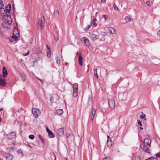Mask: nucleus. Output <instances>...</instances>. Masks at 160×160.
<instances>
[{
    "label": "nucleus",
    "mask_w": 160,
    "mask_h": 160,
    "mask_svg": "<svg viewBox=\"0 0 160 160\" xmlns=\"http://www.w3.org/2000/svg\"><path fill=\"white\" fill-rule=\"evenodd\" d=\"M102 33H103V34H104V35H107V34H106V32H102Z\"/></svg>",
    "instance_id": "51"
},
{
    "label": "nucleus",
    "mask_w": 160,
    "mask_h": 160,
    "mask_svg": "<svg viewBox=\"0 0 160 160\" xmlns=\"http://www.w3.org/2000/svg\"><path fill=\"white\" fill-rule=\"evenodd\" d=\"M1 121V118H0V122Z\"/></svg>",
    "instance_id": "58"
},
{
    "label": "nucleus",
    "mask_w": 160,
    "mask_h": 160,
    "mask_svg": "<svg viewBox=\"0 0 160 160\" xmlns=\"http://www.w3.org/2000/svg\"><path fill=\"white\" fill-rule=\"evenodd\" d=\"M93 19L92 21V22H95L97 21V19L95 18L94 17H93Z\"/></svg>",
    "instance_id": "45"
},
{
    "label": "nucleus",
    "mask_w": 160,
    "mask_h": 160,
    "mask_svg": "<svg viewBox=\"0 0 160 160\" xmlns=\"http://www.w3.org/2000/svg\"><path fill=\"white\" fill-rule=\"evenodd\" d=\"M65 160H67V158H65Z\"/></svg>",
    "instance_id": "56"
},
{
    "label": "nucleus",
    "mask_w": 160,
    "mask_h": 160,
    "mask_svg": "<svg viewBox=\"0 0 160 160\" xmlns=\"http://www.w3.org/2000/svg\"><path fill=\"white\" fill-rule=\"evenodd\" d=\"M37 54L39 58H40L42 57V53L39 48L37 49Z\"/></svg>",
    "instance_id": "21"
},
{
    "label": "nucleus",
    "mask_w": 160,
    "mask_h": 160,
    "mask_svg": "<svg viewBox=\"0 0 160 160\" xmlns=\"http://www.w3.org/2000/svg\"><path fill=\"white\" fill-rule=\"evenodd\" d=\"M3 76L4 78H5L7 75V72L6 69L4 67H3L2 68Z\"/></svg>",
    "instance_id": "19"
},
{
    "label": "nucleus",
    "mask_w": 160,
    "mask_h": 160,
    "mask_svg": "<svg viewBox=\"0 0 160 160\" xmlns=\"http://www.w3.org/2000/svg\"><path fill=\"white\" fill-rule=\"evenodd\" d=\"M158 34L159 35V36H160V30H159L158 32Z\"/></svg>",
    "instance_id": "48"
},
{
    "label": "nucleus",
    "mask_w": 160,
    "mask_h": 160,
    "mask_svg": "<svg viewBox=\"0 0 160 160\" xmlns=\"http://www.w3.org/2000/svg\"><path fill=\"white\" fill-rule=\"evenodd\" d=\"M146 4L148 5L149 6H150V2L149 1H147L146 2Z\"/></svg>",
    "instance_id": "46"
},
{
    "label": "nucleus",
    "mask_w": 160,
    "mask_h": 160,
    "mask_svg": "<svg viewBox=\"0 0 160 160\" xmlns=\"http://www.w3.org/2000/svg\"><path fill=\"white\" fill-rule=\"evenodd\" d=\"M18 37L13 35L9 38V41L11 42H13L16 41Z\"/></svg>",
    "instance_id": "13"
},
{
    "label": "nucleus",
    "mask_w": 160,
    "mask_h": 160,
    "mask_svg": "<svg viewBox=\"0 0 160 160\" xmlns=\"http://www.w3.org/2000/svg\"><path fill=\"white\" fill-rule=\"evenodd\" d=\"M78 84L77 83H74L72 85L73 94L74 97H76L78 95Z\"/></svg>",
    "instance_id": "2"
},
{
    "label": "nucleus",
    "mask_w": 160,
    "mask_h": 160,
    "mask_svg": "<svg viewBox=\"0 0 160 160\" xmlns=\"http://www.w3.org/2000/svg\"><path fill=\"white\" fill-rule=\"evenodd\" d=\"M78 61H79V63L80 65L82 66V64H83V63H82L83 58L82 57L81 53H80L79 54Z\"/></svg>",
    "instance_id": "15"
},
{
    "label": "nucleus",
    "mask_w": 160,
    "mask_h": 160,
    "mask_svg": "<svg viewBox=\"0 0 160 160\" xmlns=\"http://www.w3.org/2000/svg\"><path fill=\"white\" fill-rule=\"evenodd\" d=\"M155 155L156 156V158H160V152H158V153H156L155 154Z\"/></svg>",
    "instance_id": "32"
},
{
    "label": "nucleus",
    "mask_w": 160,
    "mask_h": 160,
    "mask_svg": "<svg viewBox=\"0 0 160 160\" xmlns=\"http://www.w3.org/2000/svg\"><path fill=\"white\" fill-rule=\"evenodd\" d=\"M109 105L112 109H113L115 106V103L114 100L113 99H110L108 101Z\"/></svg>",
    "instance_id": "7"
},
{
    "label": "nucleus",
    "mask_w": 160,
    "mask_h": 160,
    "mask_svg": "<svg viewBox=\"0 0 160 160\" xmlns=\"http://www.w3.org/2000/svg\"><path fill=\"white\" fill-rule=\"evenodd\" d=\"M142 150L146 152L150 153V150L149 148H148L145 145H144L142 147Z\"/></svg>",
    "instance_id": "12"
},
{
    "label": "nucleus",
    "mask_w": 160,
    "mask_h": 160,
    "mask_svg": "<svg viewBox=\"0 0 160 160\" xmlns=\"http://www.w3.org/2000/svg\"><path fill=\"white\" fill-rule=\"evenodd\" d=\"M98 14V12H97L96 13H95V17H97V16Z\"/></svg>",
    "instance_id": "49"
},
{
    "label": "nucleus",
    "mask_w": 160,
    "mask_h": 160,
    "mask_svg": "<svg viewBox=\"0 0 160 160\" xmlns=\"http://www.w3.org/2000/svg\"><path fill=\"white\" fill-rule=\"evenodd\" d=\"M54 14L57 15L58 14V10H56L54 12Z\"/></svg>",
    "instance_id": "39"
},
{
    "label": "nucleus",
    "mask_w": 160,
    "mask_h": 160,
    "mask_svg": "<svg viewBox=\"0 0 160 160\" xmlns=\"http://www.w3.org/2000/svg\"><path fill=\"white\" fill-rule=\"evenodd\" d=\"M107 137L108 138V140L107 141V144H108V146H110L111 145V142H109V141H108V139H109V136H107Z\"/></svg>",
    "instance_id": "34"
},
{
    "label": "nucleus",
    "mask_w": 160,
    "mask_h": 160,
    "mask_svg": "<svg viewBox=\"0 0 160 160\" xmlns=\"http://www.w3.org/2000/svg\"><path fill=\"white\" fill-rule=\"evenodd\" d=\"M125 20L127 22H129L131 21V18L129 16H126L125 18Z\"/></svg>",
    "instance_id": "26"
},
{
    "label": "nucleus",
    "mask_w": 160,
    "mask_h": 160,
    "mask_svg": "<svg viewBox=\"0 0 160 160\" xmlns=\"http://www.w3.org/2000/svg\"><path fill=\"white\" fill-rule=\"evenodd\" d=\"M145 160H158V159L157 158L152 157Z\"/></svg>",
    "instance_id": "29"
},
{
    "label": "nucleus",
    "mask_w": 160,
    "mask_h": 160,
    "mask_svg": "<svg viewBox=\"0 0 160 160\" xmlns=\"http://www.w3.org/2000/svg\"><path fill=\"white\" fill-rule=\"evenodd\" d=\"M13 35L18 37L19 36V33L18 31V29L16 28H14L13 29Z\"/></svg>",
    "instance_id": "16"
},
{
    "label": "nucleus",
    "mask_w": 160,
    "mask_h": 160,
    "mask_svg": "<svg viewBox=\"0 0 160 160\" xmlns=\"http://www.w3.org/2000/svg\"><path fill=\"white\" fill-rule=\"evenodd\" d=\"M65 129L64 128H62L58 129L56 132L57 135L59 137L62 136L64 132Z\"/></svg>",
    "instance_id": "6"
},
{
    "label": "nucleus",
    "mask_w": 160,
    "mask_h": 160,
    "mask_svg": "<svg viewBox=\"0 0 160 160\" xmlns=\"http://www.w3.org/2000/svg\"><path fill=\"white\" fill-rule=\"evenodd\" d=\"M9 150L10 152H13L14 150V148L13 147H12L10 148Z\"/></svg>",
    "instance_id": "38"
},
{
    "label": "nucleus",
    "mask_w": 160,
    "mask_h": 160,
    "mask_svg": "<svg viewBox=\"0 0 160 160\" xmlns=\"http://www.w3.org/2000/svg\"><path fill=\"white\" fill-rule=\"evenodd\" d=\"M142 115H141V118L144 119V120L146 121V119L145 118L146 115L144 114L142 112H141Z\"/></svg>",
    "instance_id": "28"
},
{
    "label": "nucleus",
    "mask_w": 160,
    "mask_h": 160,
    "mask_svg": "<svg viewBox=\"0 0 160 160\" xmlns=\"http://www.w3.org/2000/svg\"><path fill=\"white\" fill-rule=\"evenodd\" d=\"M6 83L3 80L0 79V85L2 86H6Z\"/></svg>",
    "instance_id": "23"
},
{
    "label": "nucleus",
    "mask_w": 160,
    "mask_h": 160,
    "mask_svg": "<svg viewBox=\"0 0 160 160\" xmlns=\"http://www.w3.org/2000/svg\"><path fill=\"white\" fill-rule=\"evenodd\" d=\"M0 160H2L1 159H0Z\"/></svg>",
    "instance_id": "61"
},
{
    "label": "nucleus",
    "mask_w": 160,
    "mask_h": 160,
    "mask_svg": "<svg viewBox=\"0 0 160 160\" xmlns=\"http://www.w3.org/2000/svg\"><path fill=\"white\" fill-rule=\"evenodd\" d=\"M81 41L82 42L86 44V45L89 46L90 42L89 40L86 37H83L81 38Z\"/></svg>",
    "instance_id": "8"
},
{
    "label": "nucleus",
    "mask_w": 160,
    "mask_h": 160,
    "mask_svg": "<svg viewBox=\"0 0 160 160\" xmlns=\"http://www.w3.org/2000/svg\"><path fill=\"white\" fill-rule=\"evenodd\" d=\"M11 5L10 4H8L5 8L6 10L8 12H10V11L11 10Z\"/></svg>",
    "instance_id": "20"
},
{
    "label": "nucleus",
    "mask_w": 160,
    "mask_h": 160,
    "mask_svg": "<svg viewBox=\"0 0 160 160\" xmlns=\"http://www.w3.org/2000/svg\"><path fill=\"white\" fill-rule=\"evenodd\" d=\"M101 2L103 3H105L106 2V0H101Z\"/></svg>",
    "instance_id": "47"
},
{
    "label": "nucleus",
    "mask_w": 160,
    "mask_h": 160,
    "mask_svg": "<svg viewBox=\"0 0 160 160\" xmlns=\"http://www.w3.org/2000/svg\"><path fill=\"white\" fill-rule=\"evenodd\" d=\"M91 26H92V24H90L88 25L87 27L85 28V30H88L90 28V27H91Z\"/></svg>",
    "instance_id": "36"
},
{
    "label": "nucleus",
    "mask_w": 160,
    "mask_h": 160,
    "mask_svg": "<svg viewBox=\"0 0 160 160\" xmlns=\"http://www.w3.org/2000/svg\"><path fill=\"white\" fill-rule=\"evenodd\" d=\"M2 20L3 22L8 25L11 23L12 20L11 17L9 16H5L3 17Z\"/></svg>",
    "instance_id": "1"
},
{
    "label": "nucleus",
    "mask_w": 160,
    "mask_h": 160,
    "mask_svg": "<svg viewBox=\"0 0 160 160\" xmlns=\"http://www.w3.org/2000/svg\"><path fill=\"white\" fill-rule=\"evenodd\" d=\"M94 73V75H95V77L96 78H98V74L97 69H96L95 70Z\"/></svg>",
    "instance_id": "30"
},
{
    "label": "nucleus",
    "mask_w": 160,
    "mask_h": 160,
    "mask_svg": "<svg viewBox=\"0 0 160 160\" xmlns=\"http://www.w3.org/2000/svg\"><path fill=\"white\" fill-rule=\"evenodd\" d=\"M78 54V52H77V54Z\"/></svg>",
    "instance_id": "60"
},
{
    "label": "nucleus",
    "mask_w": 160,
    "mask_h": 160,
    "mask_svg": "<svg viewBox=\"0 0 160 160\" xmlns=\"http://www.w3.org/2000/svg\"><path fill=\"white\" fill-rule=\"evenodd\" d=\"M138 124L140 125V121L139 120H138Z\"/></svg>",
    "instance_id": "50"
},
{
    "label": "nucleus",
    "mask_w": 160,
    "mask_h": 160,
    "mask_svg": "<svg viewBox=\"0 0 160 160\" xmlns=\"http://www.w3.org/2000/svg\"><path fill=\"white\" fill-rule=\"evenodd\" d=\"M54 155L55 156V160H56V156H55V154H54Z\"/></svg>",
    "instance_id": "52"
},
{
    "label": "nucleus",
    "mask_w": 160,
    "mask_h": 160,
    "mask_svg": "<svg viewBox=\"0 0 160 160\" xmlns=\"http://www.w3.org/2000/svg\"><path fill=\"white\" fill-rule=\"evenodd\" d=\"M46 130L50 138H54L55 137L53 133L50 130H49L48 127L46 128Z\"/></svg>",
    "instance_id": "11"
},
{
    "label": "nucleus",
    "mask_w": 160,
    "mask_h": 160,
    "mask_svg": "<svg viewBox=\"0 0 160 160\" xmlns=\"http://www.w3.org/2000/svg\"><path fill=\"white\" fill-rule=\"evenodd\" d=\"M92 39L93 40H95L98 38V36L94 34H92Z\"/></svg>",
    "instance_id": "25"
},
{
    "label": "nucleus",
    "mask_w": 160,
    "mask_h": 160,
    "mask_svg": "<svg viewBox=\"0 0 160 160\" xmlns=\"http://www.w3.org/2000/svg\"><path fill=\"white\" fill-rule=\"evenodd\" d=\"M3 158L6 160H12L13 158V156L9 153H5L2 155Z\"/></svg>",
    "instance_id": "5"
},
{
    "label": "nucleus",
    "mask_w": 160,
    "mask_h": 160,
    "mask_svg": "<svg viewBox=\"0 0 160 160\" xmlns=\"http://www.w3.org/2000/svg\"><path fill=\"white\" fill-rule=\"evenodd\" d=\"M151 141L148 138H146L144 139V145H147L149 147H150L151 143Z\"/></svg>",
    "instance_id": "10"
},
{
    "label": "nucleus",
    "mask_w": 160,
    "mask_h": 160,
    "mask_svg": "<svg viewBox=\"0 0 160 160\" xmlns=\"http://www.w3.org/2000/svg\"><path fill=\"white\" fill-rule=\"evenodd\" d=\"M96 112V109L95 108H93L92 112V116L91 117V120L92 121L95 115Z\"/></svg>",
    "instance_id": "17"
},
{
    "label": "nucleus",
    "mask_w": 160,
    "mask_h": 160,
    "mask_svg": "<svg viewBox=\"0 0 160 160\" xmlns=\"http://www.w3.org/2000/svg\"><path fill=\"white\" fill-rule=\"evenodd\" d=\"M38 80H41L40 79H39V78H38Z\"/></svg>",
    "instance_id": "59"
},
{
    "label": "nucleus",
    "mask_w": 160,
    "mask_h": 160,
    "mask_svg": "<svg viewBox=\"0 0 160 160\" xmlns=\"http://www.w3.org/2000/svg\"><path fill=\"white\" fill-rule=\"evenodd\" d=\"M38 137H39V138H40V139L41 140V141L43 143H44V140H43V139L42 138L41 136L40 135H39L38 136Z\"/></svg>",
    "instance_id": "37"
},
{
    "label": "nucleus",
    "mask_w": 160,
    "mask_h": 160,
    "mask_svg": "<svg viewBox=\"0 0 160 160\" xmlns=\"http://www.w3.org/2000/svg\"><path fill=\"white\" fill-rule=\"evenodd\" d=\"M108 30L109 32L112 34H114L116 32L115 30L112 27H108Z\"/></svg>",
    "instance_id": "18"
},
{
    "label": "nucleus",
    "mask_w": 160,
    "mask_h": 160,
    "mask_svg": "<svg viewBox=\"0 0 160 160\" xmlns=\"http://www.w3.org/2000/svg\"><path fill=\"white\" fill-rule=\"evenodd\" d=\"M45 20L43 17L39 19L38 21V28L39 29H41L44 26Z\"/></svg>",
    "instance_id": "4"
},
{
    "label": "nucleus",
    "mask_w": 160,
    "mask_h": 160,
    "mask_svg": "<svg viewBox=\"0 0 160 160\" xmlns=\"http://www.w3.org/2000/svg\"><path fill=\"white\" fill-rule=\"evenodd\" d=\"M92 24L95 27H96L97 26V24L95 22L92 21Z\"/></svg>",
    "instance_id": "42"
},
{
    "label": "nucleus",
    "mask_w": 160,
    "mask_h": 160,
    "mask_svg": "<svg viewBox=\"0 0 160 160\" xmlns=\"http://www.w3.org/2000/svg\"><path fill=\"white\" fill-rule=\"evenodd\" d=\"M143 129V128L141 127V130H142Z\"/></svg>",
    "instance_id": "54"
},
{
    "label": "nucleus",
    "mask_w": 160,
    "mask_h": 160,
    "mask_svg": "<svg viewBox=\"0 0 160 160\" xmlns=\"http://www.w3.org/2000/svg\"><path fill=\"white\" fill-rule=\"evenodd\" d=\"M141 124H140V125H141V126H142V124L141 123Z\"/></svg>",
    "instance_id": "55"
},
{
    "label": "nucleus",
    "mask_w": 160,
    "mask_h": 160,
    "mask_svg": "<svg viewBox=\"0 0 160 160\" xmlns=\"http://www.w3.org/2000/svg\"><path fill=\"white\" fill-rule=\"evenodd\" d=\"M110 158L109 157H106L103 159V160H110Z\"/></svg>",
    "instance_id": "43"
},
{
    "label": "nucleus",
    "mask_w": 160,
    "mask_h": 160,
    "mask_svg": "<svg viewBox=\"0 0 160 160\" xmlns=\"http://www.w3.org/2000/svg\"><path fill=\"white\" fill-rule=\"evenodd\" d=\"M29 138L32 140L34 138V136L33 135H30L29 136Z\"/></svg>",
    "instance_id": "33"
},
{
    "label": "nucleus",
    "mask_w": 160,
    "mask_h": 160,
    "mask_svg": "<svg viewBox=\"0 0 160 160\" xmlns=\"http://www.w3.org/2000/svg\"><path fill=\"white\" fill-rule=\"evenodd\" d=\"M16 135V134L15 132H12L10 133L7 135L8 138L10 139H12L14 138Z\"/></svg>",
    "instance_id": "9"
},
{
    "label": "nucleus",
    "mask_w": 160,
    "mask_h": 160,
    "mask_svg": "<svg viewBox=\"0 0 160 160\" xmlns=\"http://www.w3.org/2000/svg\"><path fill=\"white\" fill-rule=\"evenodd\" d=\"M19 75L20 76V77L22 78V80L23 81H24L25 80V78L24 76V75L23 74H22L21 73H19Z\"/></svg>",
    "instance_id": "27"
},
{
    "label": "nucleus",
    "mask_w": 160,
    "mask_h": 160,
    "mask_svg": "<svg viewBox=\"0 0 160 160\" xmlns=\"http://www.w3.org/2000/svg\"><path fill=\"white\" fill-rule=\"evenodd\" d=\"M3 110L2 108L0 109V112Z\"/></svg>",
    "instance_id": "53"
},
{
    "label": "nucleus",
    "mask_w": 160,
    "mask_h": 160,
    "mask_svg": "<svg viewBox=\"0 0 160 160\" xmlns=\"http://www.w3.org/2000/svg\"><path fill=\"white\" fill-rule=\"evenodd\" d=\"M47 56L48 58H50L51 57L50 48L49 47L48 45L47 46Z\"/></svg>",
    "instance_id": "14"
},
{
    "label": "nucleus",
    "mask_w": 160,
    "mask_h": 160,
    "mask_svg": "<svg viewBox=\"0 0 160 160\" xmlns=\"http://www.w3.org/2000/svg\"><path fill=\"white\" fill-rule=\"evenodd\" d=\"M56 60L57 63L58 64H60V58L59 57H57L56 58Z\"/></svg>",
    "instance_id": "31"
},
{
    "label": "nucleus",
    "mask_w": 160,
    "mask_h": 160,
    "mask_svg": "<svg viewBox=\"0 0 160 160\" xmlns=\"http://www.w3.org/2000/svg\"><path fill=\"white\" fill-rule=\"evenodd\" d=\"M29 54V51L28 50L27 52L26 53H24L23 54V55L24 56H26L27 55H28Z\"/></svg>",
    "instance_id": "41"
},
{
    "label": "nucleus",
    "mask_w": 160,
    "mask_h": 160,
    "mask_svg": "<svg viewBox=\"0 0 160 160\" xmlns=\"http://www.w3.org/2000/svg\"><path fill=\"white\" fill-rule=\"evenodd\" d=\"M54 39L55 41H57L59 39V38L58 37H56L55 36H54Z\"/></svg>",
    "instance_id": "44"
},
{
    "label": "nucleus",
    "mask_w": 160,
    "mask_h": 160,
    "mask_svg": "<svg viewBox=\"0 0 160 160\" xmlns=\"http://www.w3.org/2000/svg\"><path fill=\"white\" fill-rule=\"evenodd\" d=\"M32 113L36 118H37L40 114L41 112L39 109L33 108L32 109Z\"/></svg>",
    "instance_id": "3"
},
{
    "label": "nucleus",
    "mask_w": 160,
    "mask_h": 160,
    "mask_svg": "<svg viewBox=\"0 0 160 160\" xmlns=\"http://www.w3.org/2000/svg\"><path fill=\"white\" fill-rule=\"evenodd\" d=\"M63 113V110L62 109L58 110L56 111V113L58 115H61Z\"/></svg>",
    "instance_id": "24"
},
{
    "label": "nucleus",
    "mask_w": 160,
    "mask_h": 160,
    "mask_svg": "<svg viewBox=\"0 0 160 160\" xmlns=\"http://www.w3.org/2000/svg\"><path fill=\"white\" fill-rule=\"evenodd\" d=\"M29 147L30 148H31V147L29 145Z\"/></svg>",
    "instance_id": "57"
},
{
    "label": "nucleus",
    "mask_w": 160,
    "mask_h": 160,
    "mask_svg": "<svg viewBox=\"0 0 160 160\" xmlns=\"http://www.w3.org/2000/svg\"><path fill=\"white\" fill-rule=\"evenodd\" d=\"M17 153L18 155L21 157H22L23 156V154L22 150L20 149L18 150Z\"/></svg>",
    "instance_id": "22"
},
{
    "label": "nucleus",
    "mask_w": 160,
    "mask_h": 160,
    "mask_svg": "<svg viewBox=\"0 0 160 160\" xmlns=\"http://www.w3.org/2000/svg\"><path fill=\"white\" fill-rule=\"evenodd\" d=\"M103 16L104 18L105 21L106 20L108 19V16L106 15H103Z\"/></svg>",
    "instance_id": "40"
},
{
    "label": "nucleus",
    "mask_w": 160,
    "mask_h": 160,
    "mask_svg": "<svg viewBox=\"0 0 160 160\" xmlns=\"http://www.w3.org/2000/svg\"><path fill=\"white\" fill-rule=\"evenodd\" d=\"M113 7H114V9L115 10H116L117 11H118V8L117 7L116 5H115V4H114L113 5Z\"/></svg>",
    "instance_id": "35"
}]
</instances>
